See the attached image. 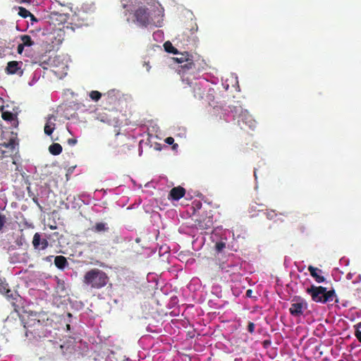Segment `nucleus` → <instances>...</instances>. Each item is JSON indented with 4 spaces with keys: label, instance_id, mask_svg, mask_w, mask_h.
<instances>
[{
    "label": "nucleus",
    "instance_id": "obj_1",
    "mask_svg": "<svg viewBox=\"0 0 361 361\" xmlns=\"http://www.w3.org/2000/svg\"><path fill=\"white\" fill-rule=\"evenodd\" d=\"M25 330V335L30 340H38L47 336L45 326L41 323L37 314H30L26 319H22Z\"/></svg>",
    "mask_w": 361,
    "mask_h": 361
},
{
    "label": "nucleus",
    "instance_id": "obj_2",
    "mask_svg": "<svg viewBox=\"0 0 361 361\" xmlns=\"http://www.w3.org/2000/svg\"><path fill=\"white\" fill-rule=\"evenodd\" d=\"M153 6L148 7L146 5H139L133 10V22L141 27H147L149 25L159 26L154 19V12Z\"/></svg>",
    "mask_w": 361,
    "mask_h": 361
},
{
    "label": "nucleus",
    "instance_id": "obj_3",
    "mask_svg": "<svg viewBox=\"0 0 361 361\" xmlns=\"http://www.w3.org/2000/svg\"><path fill=\"white\" fill-rule=\"evenodd\" d=\"M82 281L91 288L100 289L107 284L109 276L104 271L94 268L85 274Z\"/></svg>",
    "mask_w": 361,
    "mask_h": 361
},
{
    "label": "nucleus",
    "instance_id": "obj_4",
    "mask_svg": "<svg viewBox=\"0 0 361 361\" xmlns=\"http://www.w3.org/2000/svg\"><path fill=\"white\" fill-rule=\"evenodd\" d=\"M306 292L311 296L314 302L323 304L332 302L336 297V292L334 289L327 290L326 288L323 286L312 285L307 288Z\"/></svg>",
    "mask_w": 361,
    "mask_h": 361
},
{
    "label": "nucleus",
    "instance_id": "obj_5",
    "mask_svg": "<svg viewBox=\"0 0 361 361\" xmlns=\"http://www.w3.org/2000/svg\"><path fill=\"white\" fill-rule=\"evenodd\" d=\"M197 30V23L191 20L185 30L180 35H178L177 39L183 47L195 46L198 41L196 35Z\"/></svg>",
    "mask_w": 361,
    "mask_h": 361
},
{
    "label": "nucleus",
    "instance_id": "obj_6",
    "mask_svg": "<svg viewBox=\"0 0 361 361\" xmlns=\"http://www.w3.org/2000/svg\"><path fill=\"white\" fill-rule=\"evenodd\" d=\"M307 309V303L300 297H294L289 308L290 314L294 317H300Z\"/></svg>",
    "mask_w": 361,
    "mask_h": 361
},
{
    "label": "nucleus",
    "instance_id": "obj_7",
    "mask_svg": "<svg viewBox=\"0 0 361 361\" xmlns=\"http://www.w3.org/2000/svg\"><path fill=\"white\" fill-rule=\"evenodd\" d=\"M195 227L201 231H207L213 227V217L212 215L201 214L195 220Z\"/></svg>",
    "mask_w": 361,
    "mask_h": 361
},
{
    "label": "nucleus",
    "instance_id": "obj_8",
    "mask_svg": "<svg viewBox=\"0 0 361 361\" xmlns=\"http://www.w3.org/2000/svg\"><path fill=\"white\" fill-rule=\"evenodd\" d=\"M32 244L35 250L39 252L45 250L49 246V243L45 238H42V234L35 233L33 235Z\"/></svg>",
    "mask_w": 361,
    "mask_h": 361
},
{
    "label": "nucleus",
    "instance_id": "obj_9",
    "mask_svg": "<svg viewBox=\"0 0 361 361\" xmlns=\"http://www.w3.org/2000/svg\"><path fill=\"white\" fill-rule=\"evenodd\" d=\"M18 114H1V118L5 123L0 120V129L17 128L18 126Z\"/></svg>",
    "mask_w": 361,
    "mask_h": 361
},
{
    "label": "nucleus",
    "instance_id": "obj_10",
    "mask_svg": "<svg viewBox=\"0 0 361 361\" xmlns=\"http://www.w3.org/2000/svg\"><path fill=\"white\" fill-rule=\"evenodd\" d=\"M23 65L22 61H9L6 68V71L8 74H16L21 76L23 74Z\"/></svg>",
    "mask_w": 361,
    "mask_h": 361
},
{
    "label": "nucleus",
    "instance_id": "obj_11",
    "mask_svg": "<svg viewBox=\"0 0 361 361\" xmlns=\"http://www.w3.org/2000/svg\"><path fill=\"white\" fill-rule=\"evenodd\" d=\"M10 262L13 264L23 263L27 264L30 259V255L27 252H14L10 253Z\"/></svg>",
    "mask_w": 361,
    "mask_h": 361
},
{
    "label": "nucleus",
    "instance_id": "obj_12",
    "mask_svg": "<svg viewBox=\"0 0 361 361\" xmlns=\"http://www.w3.org/2000/svg\"><path fill=\"white\" fill-rule=\"evenodd\" d=\"M16 140L17 135L11 133L9 139L8 140H2V142H0V146L7 149V152L13 153L16 149V145H18Z\"/></svg>",
    "mask_w": 361,
    "mask_h": 361
},
{
    "label": "nucleus",
    "instance_id": "obj_13",
    "mask_svg": "<svg viewBox=\"0 0 361 361\" xmlns=\"http://www.w3.org/2000/svg\"><path fill=\"white\" fill-rule=\"evenodd\" d=\"M195 69L196 65L192 59V56L178 67L179 73L183 74L193 73Z\"/></svg>",
    "mask_w": 361,
    "mask_h": 361
},
{
    "label": "nucleus",
    "instance_id": "obj_14",
    "mask_svg": "<svg viewBox=\"0 0 361 361\" xmlns=\"http://www.w3.org/2000/svg\"><path fill=\"white\" fill-rule=\"evenodd\" d=\"M80 104L75 102H64L57 108V111H70L80 109Z\"/></svg>",
    "mask_w": 361,
    "mask_h": 361
},
{
    "label": "nucleus",
    "instance_id": "obj_15",
    "mask_svg": "<svg viewBox=\"0 0 361 361\" xmlns=\"http://www.w3.org/2000/svg\"><path fill=\"white\" fill-rule=\"evenodd\" d=\"M0 112L1 113H18V108L13 102H8L4 104V101L0 97Z\"/></svg>",
    "mask_w": 361,
    "mask_h": 361
},
{
    "label": "nucleus",
    "instance_id": "obj_16",
    "mask_svg": "<svg viewBox=\"0 0 361 361\" xmlns=\"http://www.w3.org/2000/svg\"><path fill=\"white\" fill-rule=\"evenodd\" d=\"M185 194V189L181 186L173 188L169 192V198L173 200H179Z\"/></svg>",
    "mask_w": 361,
    "mask_h": 361
},
{
    "label": "nucleus",
    "instance_id": "obj_17",
    "mask_svg": "<svg viewBox=\"0 0 361 361\" xmlns=\"http://www.w3.org/2000/svg\"><path fill=\"white\" fill-rule=\"evenodd\" d=\"M0 293L5 295L8 298L16 299L4 277H0Z\"/></svg>",
    "mask_w": 361,
    "mask_h": 361
},
{
    "label": "nucleus",
    "instance_id": "obj_18",
    "mask_svg": "<svg viewBox=\"0 0 361 361\" xmlns=\"http://www.w3.org/2000/svg\"><path fill=\"white\" fill-rule=\"evenodd\" d=\"M310 271V275L314 279V280L317 283H322L325 281L324 276L320 275L322 271L317 267H314L312 265L309 266L307 268Z\"/></svg>",
    "mask_w": 361,
    "mask_h": 361
},
{
    "label": "nucleus",
    "instance_id": "obj_19",
    "mask_svg": "<svg viewBox=\"0 0 361 361\" xmlns=\"http://www.w3.org/2000/svg\"><path fill=\"white\" fill-rule=\"evenodd\" d=\"M54 264L58 269L63 270L68 266V262L64 256L58 255L54 258Z\"/></svg>",
    "mask_w": 361,
    "mask_h": 361
},
{
    "label": "nucleus",
    "instance_id": "obj_20",
    "mask_svg": "<svg viewBox=\"0 0 361 361\" xmlns=\"http://www.w3.org/2000/svg\"><path fill=\"white\" fill-rule=\"evenodd\" d=\"M239 116L238 121H241L250 128H254L255 127V121L252 119L251 114H239Z\"/></svg>",
    "mask_w": 361,
    "mask_h": 361
},
{
    "label": "nucleus",
    "instance_id": "obj_21",
    "mask_svg": "<svg viewBox=\"0 0 361 361\" xmlns=\"http://www.w3.org/2000/svg\"><path fill=\"white\" fill-rule=\"evenodd\" d=\"M92 231L97 233L108 232L109 228L106 223L97 222L91 228Z\"/></svg>",
    "mask_w": 361,
    "mask_h": 361
},
{
    "label": "nucleus",
    "instance_id": "obj_22",
    "mask_svg": "<svg viewBox=\"0 0 361 361\" xmlns=\"http://www.w3.org/2000/svg\"><path fill=\"white\" fill-rule=\"evenodd\" d=\"M52 119L54 121L56 120L53 114L49 116L47 121L44 126V133L47 135H50L55 129V124L52 123Z\"/></svg>",
    "mask_w": 361,
    "mask_h": 361
},
{
    "label": "nucleus",
    "instance_id": "obj_23",
    "mask_svg": "<svg viewBox=\"0 0 361 361\" xmlns=\"http://www.w3.org/2000/svg\"><path fill=\"white\" fill-rule=\"evenodd\" d=\"M191 56H192L190 54L188 51H185L184 53L179 54L178 56L174 58V60L177 61L178 63H180L181 65L182 63L190 59Z\"/></svg>",
    "mask_w": 361,
    "mask_h": 361
},
{
    "label": "nucleus",
    "instance_id": "obj_24",
    "mask_svg": "<svg viewBox=\"0 0 361 361\" xmlns=\"http://www.w3.org/2000/svg\"><path fill=\"white\" fill-rule=\"evenodd\" d=\"M49 152L53 155H59L62 152V147L59 143H53L49 147Z\"/></svg>",
    "mask_w": 361,
    "mask_h": 361
},
{
    "label": "nucleus",
    "instance_id": "obj_25",
    "mask_svg": "<svg viewBox=\"0 0 361 361\" xmlns=\"http://www.w3.org/2000/svg\"><path fill=\"white\" fill-rule=\"evenodd\" d=\"M20 38L22 42V44L25 47H31L34 44V42L30 35H20Z\"/></svg>",
    "mask_w": 361,
    "mask_h": 361
},
{
    "label": "nucleus",
    "instance_id": "obj_26",
    "mask_svg": "<svg viewBox=\"0 0 361 361\" xmlns=\"http://www.w3.org/2000/svg\"><path fill=\"white\" fill-rule=\"evenodd\" d=\"M18 15L23 18H26L27 17H30V18H35V16L33 14H32L26 8L21 6L18 7Z\"/></svg>",
    "mask_w": 361,
    "mask_h": 361
},
{
    "label": "nucleus",
    "instance_id": "obj_27",
    "mask_svg": "<svg viewBox=\"0 0 361 361\" xmlns=\"http://www.w3.org/2000/svg\"><path fill=\"white\" fill-rule=\"evenodd\" d=\"M103 96L106 103L112 104L116 101L114 90L109 91L107 93L104 94Z\"/></svg>",
    "mask_w": 361,
    "mask_h": 361
},
{
    "label": "nucleus",
    "instance_id": "obj_28",
    "mask_svg": "<svg viewBox=\"0 0 361 361\" xmlns=\"http://www.w3.org/2000/svg\"><path fill=\"white\" fill-rule=\"evenodd\" d=\"M164 49L166 52L168 53H172V54H178V50L176 48H175L173 44L167 41L164 43Z\"/></svg>",
    "mask_w": 361,
    "mask_h": 361
},
{
    "label": "nucleus",
    "instance_id": "obj_29",
    "mask_svg": "<svg viewBox=\"0 0 361 361\" xmlns=\"http://www.w3.org/2000/svg\"><path fill=\"white\" fill-rule=\"evenodd\" d=\"M89 96L92 101L97 102L102 97V94L97 90H92L89 93Z\"/></svg>",
    "mask_w": 361,
    "mask_h": 361
},
{
    "label": "nucleus",
    "instance_id": "obj_30",
    "mask_svg": "<svg viewBox=\"0 0 361 361\" xmlns=\"http://www.w3.org/2000/svg\"><path fill=\"white\" fill-rule=\"evenodd\" d=\"M217 90H218V87L216 86H214V87L210 89V91L209 92L208 96H207L209 101L214 102V96L213 95V93H212V92L216 93Z\"/></svg>",
    "mask_w": 361,
    "mask_h": 361
},
{
    "label": "nucleus",
    "instance_id": "obj_31",
    "mask_svg": "<svg viewBox=\"0 0 361 361\" xmlns=\"http://www.w3.org/2000/svg\"><path fill=\"white\" fill-rule=\"evenodd\" d=\"M59 5L63 6H68L71 4L72 0H54Z\"/></svg>",
    "mask_w": 361,
    "mask_h": 361
},
{
    "label": "nucleus",
    "instance_id": "obj_32",
    "mask_svg": "<svg viewBox=\"0 0 361 361\" xmlns=\"http://www.w3.org/2000/svg\"><path fill=\"white\" fill-rule=\"evenodd\" d=\"M215 247L218 252H221L225 247V243L222 242L216 243Z\"/></svg>",
    "mask_w": 361,
    "mask_h": 361
},
{
    "label": "nucleus",
    "instance_id": "obj_33",
    "mask_svg": "<svg viewBox=\"0 0 361 361\" xmlns=\"http://www.w3.org/2000/svg\"><path fill=\"white\" fill-rule=\"evenodd\" d=\"M255 324L253 322H250L247 325V331L250 334H253L255 331Z\"/></svg>",
    "mask_w": 361,
    "mask_h": 361
},
{
    "label": "nucleus",
    "instance_id": "obj_34",
    "mask_svg": "<svg viewBox=\"0 0 361 361\" xmlns=\"http://www.w3.org/2000/svg\"><path fill=\"white\" fill-rule=\"evenodd\" d=\"M6 223V216L0 214V231L3 228Z\"/></svg>",
    "mask_w": 361,
    "mask_h": 361
},
{
    "label": "nucleus",
    "instance_id": "obj_35",
    "mask_svg": "<svg viewBox=\"0 0 361 361\" xmlns=\"http://www.w3.org/2000/svg\"><path fill=\"white\" fill-rule=\"evenodd\" d=\"M24 47L25 46L22 43L19 44L17 48L18 53L21 54L23 51Z\"/></svg>",
    "mask_w": 361,
    "mask_h": 361
},
{
    "label": "nucleus",
    "instance_id": "obj_36",
    "mask_svg": "<svg viewBox=\"0 0 361 361\" xmlns=\"http://www.w3.org/2000/svg\"><path fill=\"white\" fill-rule=\"evenodd\" d=\"M165 142L169 145H172L174 142V139L172 137H168L166 138Z\"/></svg>",
    "mask_w": 361,
    "mask_h": 361
},
{
    "label": "nucleus",
    "instance_id": "obj_37",
    "mask_svg": "<svg viewBox=\"0 0 361 361\" xmlns=\"http://www.w3.org/2000/svg\"><path fill=\"white\" fill-rule=\"evenodd\" d=\"M77 142V140L75 139H68V143L71 145H74Z\"/></svg>",
    "mask_w": 361,
    "mask_h": 361
},
{
    "label": "nucleus",
    "instance_id": "obj_38",
    "mask_svg": "<svg viewBox=\"0 0 361 361\" xmlns=\"http://www.w3.org/2000/svg\"><path fill=\"white\" fill-rule=\"evenodd\" d=\"M355 337L361 343V332H355Z\"/></svg>",
    "mask_w": 361,
    "mask_h": 361
},
{
    "label": "nucleus",
    "instance_id": "obj_39",
    "mask_svg": "<svg viewBox=\"0 0 361 361\" xmlns=\"http://www.w3.org/2000/svg\"><path fill=\"white\" fill-rule=\"evenodd\" d=\"M355 332H361V322L356 325Z\"/></svg>",
    "mask_w": 361,
    "mask_h": 361
},
{
    "label": "nucleus",
    "instance_id": "obj_40",
    "mask_svg": "<svg viewBox=\"0 0 361 361\" xmlns=\"http://www.w3.org/2000/svg\"><path fill=\"white\" fill-rule=\"evenodd\" d=\"M251 293H252V290L249 289L246 291V295L248 297H250L251 296Z\"/></svg>",
    "mask_w": 361,
    "mask_h": 361
},
{
    "label": "nucleus",
    "instance_id": "obj_41",
    "mask_svg": "<svg viewBox=\"0 0 361 361\" xmlns=\"http://www.w3.org/2000/svg\"><path fill=\"white\" fill-rule=\"evenodd\" d=\"M107 114H104L103 116L100 118V121L102 122H106V118H104V116H106Z\"/></svg>",
    "mask_w": 361,
    "mask_h": 361
},
{
    "label": "nucleus",
    "instance_id": "obj_42",
    "mask_svg": "<svg viewBox=\"0 0 361 361\" xmlns=\"http://www.w3.org/2000/svg\"><path fill=\"white\" fill-rule=\"evenodd\" d=\"M31 0H22L21 2L30 3Z\"/></svg>",
    "mask_w": 361,
    "mask_h": 361
},
{
    "label": "nucleus",
    "instance_id": "obj_43",
    "mask_svg": "<svg viewBox=\"0 0 361 361\" xmlns=\"http://www.w3.org/2000/svg\"><path fill=\"white\" fill-rule=\"evenodd\" d=\"M214 109L216 110V111H219L218 105H214Z\"/></svg>",
    "mask_w": 361,
    "mask_h": 361
},
{
    "label": "nucleus",
    "instance_id": "obj_44",
    "mask_svg": "<svg viewBox=\"0 0 361 361\" xmlns=\"http://www.w3.org/2000/svg\"><path fill=\"white\" fill-rule=\"evenodd\" d=\"M51 257H52V256L47 257L46 260L50 261Z\"/></svg>",
    "mask_w": 361,
    "mask_h": 361
},
{
    "label": "nucleus",
    "instance_id": "obj_45",
    "mask_svg": "<svg viewBox=\"0 0 361 361\" xmlns=\"http://www.w3.org/2000/svg\"><path fill=\"white\" fill-rule=\"evenodd\" d=\"M31 20L36 21V22L37 21V18L35 17V18H31Z\"/></svg>",
    "mask_w": 361,
    "mask_h": 361
},
{
    "label": "nucleus",
    "instance_id": "obj_46",
    "mask_svg": "<svg viewBox=\"0 0 361 361\" xmlns=\"http://www.w3.org/2000/svg\"><path fill=\"white\" fill-rule=\"evenodd\" d=\"M50 228H51V229H55L56 226H50Z\"/></svg>",
    "mask_w": 361,
    "mask_h": 361
},
{
    "label": "nucleus",
    "instance_id": "obj_47",
    "mask_svg": "<svg viewBox=\"0 0 361 361\" xmlns=\"http://www.w3.org/2000/svg\"><path fill=\"white\" fill-rule=\"evenodd\" d=\"M17 244H18V245H22V242H21V241L18 242V243H17Z\"/></svg>",
    "mask_w": 361,
    "mask_h": 361
},
{
    "label": "nucleus",
    "instance_id": "obj_48",
    "mask_svg": "<svg viewBox=\"0 0 361 361\" xmlns=\"http://www.w3.org/2000/svg\"><path fill=\"white\" fill-rule=\"evenodd\" d=\"M67 326V329H70V327H71V326H70V324H67V326Z\"/></svg>",
    "mask_w": 361,
    "mask_h": 361
},
{
    "label": "nucleus",
    "instance_id": "obj_49",
    "mask_svg": "<svg viewBox=\"0 0 361 361\" xmlns=\"http://www.w3.org/2000/svg\"><path fill=\"white\" fill-rule=\"evenodd\" d=\"M177 146H178V144H175V145H173V148H175V147H177Z\"/></svg>",
    "mask_w": 361,
    "mask_h": 361
},
{
    "label": "nucleus",
    "instance_id": "obj_50",
    "mask_svg": "<svg viewBox=\"0 0 361 361\" xmlns=\"http://www.w3.org/2000/svg\"><path fill=\"white\" fill-rule=\"evenodd\" d=\"M216 98H217V99H221L220 95L217 96V97H216Z\"/></svg>",
    "mask_w": 361,
    "mask_h": 361
}]
</instances>
